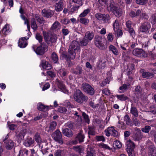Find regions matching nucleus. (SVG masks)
I'll use <instances>...</instances> for the list:
<instances>
[{
	"label": "nucleus",
	"instance_id": "1",
	"mask_svg": "<svg viewBox=\"0 0 156 156\" xmlns=\"http://www.w3.org/2000/svg\"><path fill=\"white\" fill-rule=\"evenodd\" d=\"M79 49L80 47L78 42L76 41H73L71 45L69 46L68 50L69 55L71 59H73L75 58L76 54L74 51Z\"/></svg>",
	"mask_w": 156,
	"mask_h": 156
},
{
	"label": "nucleus",
	"instance_id": "2",
	"mask_svg": "<svg viewBox=\"0 0 156 156\" xmlns=\"http://www.w3.org/2000/svg\"><path fill=\"white\" fill-rule=\"evenodd\" d=\"M74 98L78 103H81L87 100V98L79 90H76L74 95Z\"/></svg>",
	"mask_w": 156,
	"mask_h": 156
},
{
	"label": "nucleus",
	"instance_id": "3",
	"mask_svg": "<svg viewBox=\"0 0 156 156\" xmlns=\"http://www.w3.org/2000/svg\"><path fill=\"white\" fill-rule=\"evenodd\" d=\"M36 48V46L35 45H33L32 46V48L34 51L36 52L37 54L38 55H42L48 50L47 46L44 43L41 44V45L38 47L35 50Z\"/></svg>",
	"mask_w": 156,
	"mask_h": 156
},
{
	"label": "nucleus",
	"instance_id": "4",
	"mask_svg": "<svg viewBox=\"0 0 156 156\" xmlns=\"http://www.w3.org/2000/svg\"><path fill=\"white\" fill-rule=\"evenodd\" d=\"M108 8V10L112 11L116 16L119 17L121 16L122 13V9L115 6L114 2L111 3L110 6Z\"/></svg>",
	"mask_w": 156,
	"mask_h": 156
},
{
	"label": "nucleus",
	"instance_id": "5",
	"mask_svg": "<svg viewBox=\"0 0 156 156\" xmlns=\"http://www.w3.org/2000/svg\"><path fill=\"white\" fill-rule=\"evenodd\" d=\"M43 34L44 39L47 43L49 42L54 43L56 42L57 39V37L55 34H52L49 33H46L43 31Z\"/></svg>",
	"mask_w": 156,
	"mask_h": 156
},
{
	"label": "nucleus",
	"instance_id": "6",
	"mask_svg": "<svg viewBox=\"0 0 156 156\" xmlns=\"http://www.w3.org/2000/svg\"><path fill=\"white\" fill-rule=\"evenodd\" d=\"M126 149L129 156H134L133 150L135 147L134 143L130 140L126 143Z\"/></svg>",
	"mask_w": 156,
	"mask_h": 156
},
{
	"label": "nucleus",
	"instance_id": "7",
	"mask_svg": "<svg viewBox=\"0 0 156 156\" xmlns=\"http://www.w3.org/2000/svg\"><path fill=\"white\" fill-rule=\"evenodd\" d=\"M105 132L107 136H112L115 137H117L118 136V132L113 126L108 127L105 130Z\"/></svg>",
	"mask_w": 156,
	"mask_h": 156
},
{
	"label": "nucleus",
	"instance_id": "8",
	"mask_svg": "<svg viewBox=\"0 0 156 156\" xmlns=\"http://www.w3.org/2000/svg\"><path fill=\"white\" fill-rule=\"evenodd\" d=\"M51 136L52 138L56 142L61 144L63 143V141L62 138V135L59 130H57L52 134Z\"/></svg>",
	"mask_w": 156,
	"mask_h": 156
},
{
	"label": "nucleus",
	"instance_id": "9",
	"mask_svg": "<svg viewBox=\"0 0 156 156\" xmlns=\"http://www.w3.org/2000/svg\"><path fill=\"white\" fill-rule=\"evenodd\" d=\"M94 43L96 46L101 50L105 49V46L102 42V38L100 36H97L95 38Z\"/></svg>",
	"mask_w": 156,
	"mask_h": 156
},
{
	"label": "nucleus",
	"instance_id": "10",
	"mask_svg": "<svg viewBox=\"0 0 156 156\" xmlns=\"http://www.w3.org/2000/svg\"><path fill=\"white\" fill-rule=\"evenodd\" d=\"M95 17L98 20L104 23L107 22L110 19L108 14H102L100 13H97Z\"/></svg>",
	"mask_w": 156,
	"mask_h": 156
},
{
	"label": "nucleus",
	"instance_id": "11",
	"mask_svg": "<svg viewBox=\"0 0 156 156\" xmlns=\"http://www.w3.org/2000/svg\"><path fill=\"white\" fill-rule=\"evenodd\" d=\"M133 55L138 57L145 58L147 56V54L142 49L135 48L133 51Z\"/></svg>",
	"mask_w": 156,
	"mask_h": 156
},
{
	"label": "nucleus",
	"instance_id": "12",
	"mask_svg": "<svg viewBox=\"0 0 156 156\" xmlns=\"http://www.w3.org/2000/svg\"><path fill=\"white\" fill-rule=\"evenodd\" d=\"M82 88L83 90L87 94L93 95L94 93V89L90 85L87 83H83L82 84Z\"/></svg>",
	"mask_w": 156,
	"mask_h": 156
},
{
	"label": "nucleus",
	"instance_id": "13",
	"mask_svg": "<svg viewBox=\"0 0 156 156\" xmlns=\"http://www.w3.org/2000/svg\"><path fill=\"white\" fill-rule=\"evenodd\" d=\"M85 136L83 133V131H81L79 133L77 136L76 137L75 140L72 141V143L74 144H76L78 143L83 142L84 141V139Z\"/></svg>",
	"mask_w": 156,
	"mask_h": 156
},
{
	"label": "nucleus",
	"instance_id": "14",
	"mask_svg": "<svg viewBox=\"0 0 156 156\" xmlns=\"http://www.w3.org/2000/svg\"><path fill=\"white\" fill-rule=\"evenodd\" d=\"M55 83L57 85L58 87L62 92L64 93L68 94V90L67 89L65 86L62 81L58 79H57L55 80Z\"/></svg>",
	"mask_w": 156,
	"mask_h": 156
},
{
	"label": "nucleus",
	"instance_id": "15",
	"mask_svg": "<svg viewBox=\"0 0 156 156\" xmlns=\"http://www.w3.org/2000/svg\"><path fill=\"white\" fill-rule=\"evenodd\" d=\"M132 137L135 141H139L141 139V132L140 129L137 127L135 128Z\"/></svg>",
	"mask_w": 156,
	"mask_h": 156
},
{
	"label": "nucleus",
	"instance_id": "16",
	"mask_svg": "<svg viewBox=\"0 0 156 156\" xmlns=\"http://www.w3.org/2000/svg\"><path fill=\"white\" fill-rule=\"evenodd\" d=\"M151 27V24L147 22H144L141 24L139 28V30L141 32L146 33Z\"/></svg>",
	"mask_w": 156,
	"mask_h": 156
},
{
	"label": "nucleus",
	"instance_id": "17",
	"mask_svg": "<svg viewBox=\"0 0 156 156\" xmlns=\"http://www.w3.org/2000/svg\"><path fill=\"white\" fill-rule=\"evenodd\" d=\"M29 39V37H24L20 38L18 42V46L20 48H24L27 45V40Z\"/></svg>",
	"mask_w": 156,
	"mask_h": 156
},
{
	"label": "nucleus",
	"instance_id": "18",
	"mask_svg": "<svg viewBox=\"0 0 156 156\" xmlns=\"http://www.w3.org/2000/svg\"><path fill=\"white\" fill-rule=\"evenodd\" d=\"M131 22L129 20L126 22V26L129 30L130 34L133 37L135 35V31L131 27Z\"/></svg>",
	"mask_w": 156,
	"mask_h": 156
},
{
	"label": "nucleus",
	"instance_id": "19",
	"mask_svg": "<svg viewBox=\"0 0 156 156\" xmlns=\"http://www.w3.org/2000/svg\"><path fill=\"white\" fill-rule=\"evenodd\" d=\"M61 28V25L60 23L56 21L52 25L50 29L53 31H56L59 30Z\"/></svg>",
	"mask_w": 156,
	"mask_h": 156
},
{
	"label": "nucleus",
	"instance_id": "20",
	"mask_svg": "<svg viewBox=\"0 0 156 156\" xmlns=\"http://www.w3.org/2000/svg\"><path fill=\"white\" fill-rule=\"evenodd\" d=\"M99 4L102 6H104L105 8H107L108 10V7L110 6V3H114L113 2H111L108 1L107 0H99Z\"/></svg>",
	"mask_w": 156,
	"mask_h": 156
},
{
	"label": "nucleus",
	"instance_id": "21",
	"mask_svg": "<svg viewBox=\"0 0 156 156\" xmlns=\"http://www.w3.org/2000/svg\"><path fill=\"white\" fill-rule=\"evenodd\" d=\"M41 66L44 69L49 70L51 68V66L48 62L46 61L43 60L41 62Z\"/></svg>",
	"mask_w": 156,
	"mask_h": 156
},
{
	"label": "nucleus",
	"instance_id": "22",
	"mask_svg": "<svg viewBox=\"0 0 156 156\" xmlns=\"http://www.w3.org/2000/svg\"><path fill=\"white\" fill-rule=\"evenodd\" d=\"M148 156H156V149L152 145L148 151Z\"/></svg>",
	"mask_w": 156,
	"mask_h": 156
},
{
	"label": "nucleus",
	"instance_id": "23",
	"mask_svg": "<svg viewBox=\"0 0 156 156\" xmlns=\"http://www.w3.org/2000/svg\"><path fill=\"white\" fill-rule=\"evenodd\" d=\"M42 12L44 16L48 18L51 17L53 14V12L49 9H43Z\"/></svg>",
	"mask_w": 156,
	"mask_h": 156
},
{
	"label": "nucleus",
	"instance_id": "24",
	"mask_svg": "<svg viewBox=\"0 0 156 156\" xmlns=\"http://www.w3.org/2000/svg\"><path fill=\"white\" fill-rule=\"evenodd\" d=\"M63 8V4L62 1L60 0L55 5V9L57 12L61 11Z\"/></svg>",
	"mask_w": 156,
	"mask_h": 156
},
{
	"label": "nucleus",
	"instance_id": "25",
	"mask_svg": "<svg viewBox=\"0 0 156 156\" xmlns=\"http://www.w3.org/2000/svg\"><path fill=\"white\" fill-rule=\"evenodd\" d=\"M94 36V34L93 32L88 31L86 33L84 38L89 41L93 39Z\"/></svg>",
	"mask_w": 156,
	"mask_h": 156
},
{
	"label": "nucleus",
	"instance_id": "26",
	"mask_svg": "<svg viewBox=\"0 0 156 156\" xmlns=\"http://www.w3.org/2000/svg\"><path fill=\"white\" fill-rule=\"evenodd\" d=\"M107 75H108V76L105 80L103 81L101 84V86H105L106 84L109 83L111 79V74L110 72H108Z\"/></svg>",
	"mask_w": 156,
	"mask_h": 156
},
{
	"label": "nucleus",
	"instance_id": "27",
	"mask_svg": "<svg viewBox=\"0 0 156 156\" xmlns=\"http://www.w3.org/2000/svg\"><path fill=\"white\" fill-rule=\"evenodd\" d=\"M14 146V144L12 140H9L6 141L5 147L7 149L10 150Z\"/></svg>",
	"mask_w": 156,
	"mask_h": 156
},
{
	"label": "nucleus",
	"instance_id": "28",
	"mask_svg": "<svg viewBox=\"0 0 156 156\" xmlns=\"http://www.w3.org/2000/svg\"><path fill=\"white\" fill-rule=\"evenodd\" d=\"M141 13V11L140 9L137 10L136 12L133 11H131L129 13V16L133 18L139 16Z\"/></svg>",
	"mask_w": 156,
	"mask_h": 156
},
{
	"label": "nucleus",
	"instance_id": "29",
	"mask_svg": "<svg viewBox=\"0 0 156 156\" xmlns=\"http://www.w3.org/2000/svg\"><path fill=\"white\" fill-rule=\"evenodd\" d=\"M30 153V152H29L28 150L22 149L20 151L19 154L21 156H28Z\"/></svg>",
	"mask_w": 156,
	"mask_h": 156
},
{
	"label": "nucleus",
	"instance_id": "30",
	"mask_svg": "<svg viewBox=\"0 0 156 156\" xmlns=\"http://www.w3.org/2000/svg\"><path fill=\"white\" fill-rule=\"evenodd\" d=\"M63 133L64 135L68 137H71L73 135V133L71 130L67 128L63 129Z\"/></svg>",
	"mask_w": 156,
	"mask_h": 156
},
{
	"label": "nucleus",
	"instance_id": "31",
	"mask_svg": "<svg viewBox=\"0 0 156 156\" xmlns=\"http://www.w3.org/2000/svg\"><path fill=\"white\" fill-rule=\"evenodd\" d=\"M10 26L8 24H6L3 29L2 30V32L3 34L5 35H6L7 34L9 33L10 31Z\"/></svg>",
	"mask_w": 156,
	"mask_h": 156
},
{
	"label": "nucleus",
	"instance_id": "32",
	"mask_svg": "<svg viewBox=\"0 0 156 156\" xmlns=\"http://www.w3.org/2000/svg\"><path fill=\"white\" fill-rule=\"evenodd\" d=\"M109 50L111 51L113 54L115 55H117L119 54V52L117 48L113 45H111L109 47Z\"/></svg>",
	"mask_w": 156,
	"mask_h": 156
},
{
	"label": "nucleus",
	"instance_id": "33",
	"mask_svg": "<svg viewBox=\"0 0 156 156\" xmlns=\"http://www.w3.org/2000/svg\"><path fill=\"white\" fill-rule=\"evenodd\" d=\"M73 149L80 153H82L84 150L83 147L81 146H74L73 147Z\"/></svg>",
	"mask_w": 156,
	"mask_h": 156
},
{
	"label": "nucleus",
	"instance_id": "34",
	"mask_svg": "<svg viewBox=\"0 0 156 156\" xmlns=\"http://www.w3.org/2000/svg\"><path fill=\"white\" fill-rule=\"evenodd\" d=\"M130 113L135 117H137L138 116V111L136 108L135 107H131L130 109Z\"/></svg>",
	"mask_w": 156,
	"mask_h": 156
},
{
	"label": "nucleus",
	"instance_id": "35",
	"mask_svg": "<svg viewBox=\"0 0 156 156\" xmlns=\"http://www.w3.org/2000/svg\"><path fill=\"white\" fill-rule=\"evenodd\" d=\"M38 109L40 111H43V110H48V106H45L41 103H39L37 105Z\"/></svg>",
	"mask_w": 156,
	"mask_h": 156
},
{
	"label": "nucleus",
	"instance_id": "36",
	"mask_svg": "<svg viewBox=\"0 0 156 156\" xmlns=\"http://www.w3.org/2000/svg\"><path fill=\"white\" fill-rule=\"evenodd\" d=\"M113 29L114 31H117L119 29V22L117 20H115L113 23Z\"/></svg>",
	"mask_w": 156,
	"mask_h": 156
},
{
	"label": "nucleus",
	"instance_id": "37",
	"mask_svg": "<svg viewBox=\"0 0 156 156\" xmlns=\"http://www.w3.org/2000/svg\"><path fill=\"white\" fill-rule=\"evenodd\" d=\"M34 140L31 138H28L24 143V144L26 146L29 147L31 145L34 143Z\"/></svg>",
	"mask_w": 156,
	"mask_h": 156
},
{
	"label": "nucleus",
	"instance_id": "38",
	"mask_svg": "<svg viewBox=\"0 0 156 156\" xmlns=\"http://www.w3.org/2000/svg\"><path fill=\"white\" fill-rule=\"evenodd\" d=\"M98 146L100 148H103L105 149L110 150L111 148L107 144L101 143L98 144Z\"/></svg>",
	"mask_w": 156,
	"mask_h": 156
},
{
	"label": "nucleus",
	"instance_id": "39",
	"mask_svg": "<svg viewBox=\"0 0 156 156\" xmlns=\"http://www.w3.org/2000/svg\"><path fill=\"white\" fill-rule=\"evenodd\" d=\"M51 59L55 63H57L58 60V57L55 52H53L51 56Z\"/></svg>",
	"mask_w": 156,
	"mask_h": 156
},
{
	"label": "nucleus",
	"instance_id": "40",
	"mask_svg": "<svg viewBox=\"0 0 156 156\" xmlns=\"http://www.w3.org/2000/svg\"><path fill=\"white\" fill-rule=\"evenodd\" d=\"M74 117L75 120L79 122V124H80L82 122V119L81 116L79 114H78V113L77 112H75L74 113Z\"/></svg>",
	"mask_w": 156,
	"mask_h": 156
},
{
	"label": "nucleus",
	"instance_id": "41",
	"mask_svg": "<svg viewBox=\"0 0 156 156\" xmlns=\"http://www.w3.org/2000/svg\"><path fill=\"white\" fill-rule=\"evenodd\" d=\"M74 3V5L77 7H80L82 5L83 3L82 0H72Z\"/></svg>",
	"mask_w": 156,
	"mask_h": 156
},
{
	"label": "nucleus",
	"instance_id": "42",
	"mask_svg": "<svg viewBox=\"0 0 156 156\" xmlns=\"http://www.w3.org/2000/svg\"><path fill=\"white\" fill-rule=\"evenodd\" d=\"M153 74L148 72H144L142 74V77L144 78H148L153 76Z\"/></svg>",
	"mask_w": 156,
	"mask_h": 156
},
{
	"label": "nucleus",
	"instance_id": "43",
	"mask_svg": "<svg viewBox=\"0 0 156 156\" xmlns=\"http://www.w3.org/2000/svg\"><path fill=\"white\" fill-rule=\"evenodd\" d=\"M113 145L115 148H120L122 146L121 143L118 140L114 141L113 143Z\"/></svg>",
	"mask_w": 156,
	"mask_h": 156
},
{
	"label": "nucleus",
	"instance_id": "44",
	"mask_svg": "<svg viewBox=\"0 0 156 156\" xmlns=\"http://www.w3.org/2000/svg\"><path fill=\"white\" fill-rule=\"evenodd\" d=\"M90 10L89 9H87L84 10V11L79 15L80 17H83L85 16L90 12Z\"/></svg>",
	"mask_w": 156,
	"mask_h": 156
},
{
	"label": "nucleus",
	"instance_id": "45",
	"mask_svg": "<svg viewBox=\"0 0 156 156\" xmlns=\"http://www.w3.org/2000/svg\"><path fill=\"white\" fill-rule=\"evenodd\" d=\"M116 97L119 100L121 101H124L128 99L127 97L124 94L117 95Z\"/></svg>",
	"mask_w": 156,
	"mask_h": 156
},
{
	"label": "nucleus",
	"instance_id": "46",
	"mask_svg": "<svg viewBox=\"0 0 156 156\" xmlns=\"http://www.w3.org/2000/svg\"><path fill=\"white\" fill-rule=\"evenodd\" d=\"M31 27L34 30H36L37 29V27L36 22L34 19H33L31 21Z\"/></svg>",
	"mask_w": 156,
	"mask_h": 156
},
{
	"label": "nucleus",
	"instance_id": "47",
	"mask_svg": "<svg viewBox=\"0 0 156 156\" xmlns=\"http://www.w3.org/2000/svg\"><path fill=\"white\" fill-rule=\"evenodd\" d=\"M21 16L22 19L24 20V23L25 24H27L28 30H30V27L28 20L27 19L25 18V17L23 15L21 14Z\"/></svg>",
	"mask_w": 156,
	"mask_h": 156
},
{
	"label": "nucleus",
	"instance_id": "48",
	"mask_svg": "<svg viewBox=\"0 0 156 156\" xmlns=\"http://www.w3.org/2000/svg\"><path fill=\"white\" fill-rule=\"evenodd\" d=\"M68 73V72L67 70L62 69L60 70L59 73L60 75L63 78L64 77V78H65Z\"/></svg>",
	"mask_w": 156,
	"mask_h": 156
},
{
	"label": "nucleus",
	"instance_id": "49",
	"mask_svg": "<svg viewBox=\"0 0 156 156\" xmlns=\"http://www.w3.org/2000/svg\"><path fill=\"white\" fill-rule=\"evenodd\" d=\"M150 21L152 24L156 25V13L152 16L150 19Z\"/></svg>",
	"mask_w": 156,
	"mask_h": 156
},
{
	"label": "nucleus",
	"instance_id": "50",
	"mask_svg": "<svg viewBox=\"0 0 156 156\" xmlns=\"http://www.w3.org/2000/svg\"><path fill=\"white\" fill-rule=\"evenodd\" d=\"M81 18L80 19V22L85 25H87L89 22V20L85 18Z\"/></svg>",
	"mask_w": 156,
	"mask_h": 156
},
{
	"label": "nucleus",
	"instance_id": "51",
	"mask_svg": "<svg viewBox=\"0 0 156 156\" xmlns=\"http://www.w3.org/2000/svg\"><path fill=\"white\" fill-rule=\"evenodd\" d=\"M57 123L55 122H52L50 124L49 129L51 131H53L55 129Z\"/></svg>",
	"mask_w": 156,
	"mask_h": 156
},
{
	"label": "nucleus",
	"instance_id": "52",
	"mask_svg": "<svg viewBox=\"0 0 156 156\" xmlns=\"http://www.w3.org/2000/svg\"><path fill=\"white\" fill-rule=\"evenodd\" d=\"M148 0H136V2L137 4L140 5H144L147 2Z\"/></svg>",
	"mask_w": 156,
	"mask_h": 156
},
{
	"label": "nucleus",
	"instance_id": "53",
	"mask_svg": "<svg viewBox=\"0 0 156 156\" xmlns=\"http://www.w3.org/2000/svg\"><path fill=\"white\" fill-rule=\"evenodd\" d=\"M82 116L84 119L85 122L88 124H89L90 120L88 118V115H86L84 112H83Z\"/></svg>",
	"mask_w": 156,
	"mask_h": 156
},
{
	"label": "nucleus",
	"instance_id": "54",
	"mask_svg": "<svg viewBox=\"0 0 156 156\" xmlns=\"http://www.w3.org/2000/svg\"><path fill=\"white\" fill-rule=\"evenodd\" d=\"M89 41L84 37L82 40H80V43L82 45L86 46L87 45Z\"/></svg>",
	"mask_w": 156,
	"mask_h": 156
},
{
	"label": "nucleus",
	"instance_id": "55",
	"mask_svg": "<svg viewBox=\"0 0 156 156\" xmlns=\"http://www.w3.org/2000/svg\"><path fill=\"white\" fill-rule=\"evenodd\" d=\"M96 139L97 141H102L104 142L105 140V139L103 136H96Z\"/></svg>",
	"mask_w": 156,
	"mask_h": 156
},
{
	"label": "nucleus",
	"instance_id": "56",
	"mask_svg": "<svg viewBox=\"0 0 156 156\" xmlns=\"http://www.w3.org/2000/svg\"><path fill=\"white\" fill-rule=\"evenodd\" d=\"M35 17L37 20L40 23H41L43 21V18L40 17V16L38 14L35 15Z\"/></svg>",
	"mask_w": 156,
	"mask_h": 156
},
{
	"label": "nucleus",
	"instance_id": "57",
	"mask_svg": "<svg viewBox=\"0 0 156 156\" xmlns=\"http://www.w3.org/2000/svg\"><path fill=\"white\" fill-rule=\"evenodd\" d=\"M82 73V69L80 67H78L76 68V70L74 71V73L77 74H80Z\"/></svg>",
	"mask_w": 156,
	"mask_h": 156
},
{
	"label": "nucleus",
	"instance_id": "58",
	"mask_svg": "<svg viewBox=\"0 0 156 156\" xmlns=\"http://www.w3.org/2000/svg\"><path fill=\"white\" fill-rule=\"evenodd\" d=\"M36 38L38 41L39 43H41L42 42L43 39L42 37L39 34L37 33L36 34Z\"/></svg>",
	"mask_w": 156,
	"mask_h": 156
},
{
	"label": "nucleus",
	"instance_id": "59",
	"mask_svg": "<svg viewBox=\"0 0 156 156\" xmlns=\"http://www.w3.org/2000/svg\"><path fill=\"white\" fill-rule=\"evenodd\" d=\"M150 129L151 127L150 126H146L142 129V130L143 132L147 133L149 132Z\"/></svg>",
	"mask_w": 156,
	"mask_h": 156
},
{
	"label": "nucleus",
	"instance_id": "60",
	"mask_svg": "<svg viewBox=\"0 0 156 156\" xmlns=\"http://www.w3.org/2000/svg\"><path fill=\"white\" fill-rule=\"evenodd\" d=\"M35 139L36 141L37 142H39L41 141V138L40 137L39 134L38 133H36L35 136Z\"/></svg>",
	"mask_w": 156,
	"mask_h": 156
},
{
	"label": "nucleus",
	"instance_id": "61",
	"mask_svg": "<svg viewBox=\"0 0 156 156\" xmlns=\"http://www.w3.org/2000/svg\"><path fill=\"white\" fill-rule=\"evenodd\" d=\"M64 105L65 106L68 107L69 108H73V106L72 105H71L70 102L68 101H66L64 102Z\"/></svg>",
	"mask_w": 156,
	"mask_h": 156
},
{
	"label": "nucleus",
	"instance_id": "62",
	"mask_svg": "<svg viewBox=\"0 0 156 156\" xmlns=\"http://www.w3.org/2000/svg\"><path fill=\"white\" fill-rule=\"evenodd\" d=\"M113 39V35L112 33H109L108 35L107 39L109 42H112Z\"/></svg>",
	"mask_w": 156,
	"mask_h": 156
},
{
	"label": "nucleus",
	"instance_id": "63",
	"mask_svg": "<svg viewBox=\"0 0 156 156\" xmlns=\"http://www.w3.org/2000/svg\"><path fill=\"white\" fill-rule=\"evenodd\" d=\"M67 111V109L64 107H61L58 109V111L61 113H64Z\"/></svg>",
	"mask_w": 156,
	"mask_h": 156
},
{
	"label": "nucleus",
	"instance_id": "64",
	"mask_svg": "<svg viewBox=\"0 0 156 156\" xmlns=\"http://www.w3.org/2000/svg\"><path fill=\"white\" fill-rule=\"evenodd\" d=\"M60 22L62 24H67L69 23V20L68 19H64L63 20H62Z\"/></svg>",
	"mask_w": 156,
	"mask_h": 156
}]
</instances>
